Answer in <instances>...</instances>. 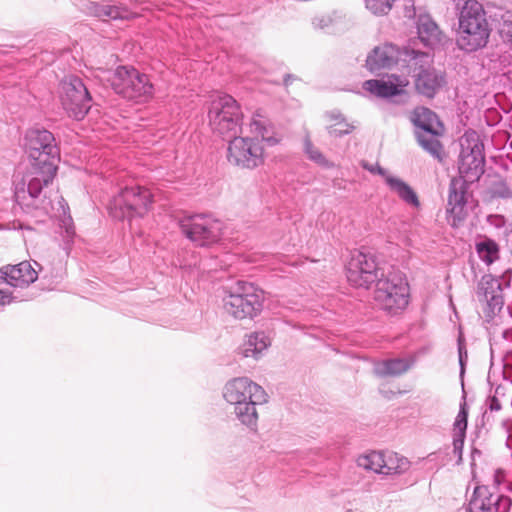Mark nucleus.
Returning a JSON list of instances; mask_svg holds the SVG:
<instances>
[{
  "label": "nucleus",
  "mask_w": 512,
  "mask_h": 512,
  "mask_svg": "<svg viewBox=\"0 0 512 512\" xmlns=\"http://www.w3.org/2000/svg\"><path fill=\"white\" fill-rule=\"evenodd\" d=\"M25 147L30 159L26 172L14 181L16 203L26 213L39 211L49 214L52 203L42 195L56 176L60 150L54 135L46 129H30L25 135Z\"/></svg>",
  "instance_id": "f257e3e1"
},
{
  "label": "nucleus",
  "mask_w": 512,
  "mask_h": 512,
  "mask_svg": "<svg viewBox=\"0 0 512 512\" xmlns=\"http://www.w3.org/2000/svg\"><path fill=\"white\" fill-rule=\"evenodd\" d=\"M223 397L233 406V414L241 424L254 431L257 428V405L267 402L265 390L247 377H237L226 383Z\"/></svg>",
  "instance_id": "f03ea898"
},
{
  "label": "nucleus",
  "mask_w": 512,
  "mask_h": 512,
  "mask_svg": "<svg viewBox=\"0 0 512 512\" xmlns=\"http://www.w3.org/2000/svg\"><path fill=\"white\" fill-rule=\"evenodd\" d=\"M457 46L465 52H475L488 43L491 27L483 5L467 0L458 15Z\"/></svg>",
  "instance_id": "7ed1b4c3"
},
{
  "label": "nucleus",
  "mask_w": 512,
  "mask_h": 512,
  "mask_svg": "<svg viewBox=\"0 0 512 512\" xmlns=\"http://www.w3.org/2000/svg\"><path fill=\"white\" fill-rule=\"evenodd\" d=\"M108 80L116 94L137 103L148 102L155 93L150 76L131 66H118Z\"/></svg>",
  "instance_id": "20e7f679"
},
{
  "label": "nucleus",
  "mask_w": 512,
  "mask_h": 512,
  "mask_svg": "<svg viewBox=\"0 0 512 512\" xmlns=\"http://www.w3.org/2000/svg\"><path fill=\"white\" fill-rule=\"evenodd\" d=\"M153 195L148 188L134 185L118 191L109 201L107 209L117 220H132L144 217L152 205Z\"/></svg>",
  "instance_id": "39448f33"
},
{
  "label": "nucleus",
  "mask_w": 512,
  "mask_h": 512,
  "mask_svg": "<svg viewBox=\"0 0 512 512\" xmlns=\"http://www.w3.org/2000/svg\"><path fill=\"white\" fill-rule=\"evenodd\" d=\"M263 291L254 284L237 281L223 298L225 312L235 319H253L263 308Z\"/></svg>",
  "instance_id": "423d86ee"
},
{
  "label": "nucleus",
  "mask_w": 512,
  "mask_h": 512,
  "mask_svg": "<svg viewBox=\"0 0 512 512\" xmlns=\"http://www.w3.org/2000/svg\"><path fill=\"white\" fill-rule=\"evenodd\" d=\"M375 286L374 300L383 311L396 315L407 307L409 285L400 273L388 272Z\"/></svg>",
  "instance_id": "0eeeda50"
},
{
  "label": "nucleus",
  "mask_w": 512,
  "mask_h": 512,
  "mask_svg": "<svg viewBox=\"0 0 512 512\" xmlns=\"http://www.w3.org/2000/svg\"><path fill=\"white\" fill-rule=\"evenodd\" d=\"M209 124L215 132L233 138L241 132L242 112L237 101L223 94L212 100L209 111Z\"/></svg>",
  "instance_id": "6e6552de"
},
{
  "label": "nucleus",
  "mask_w": 512,
  "mask_h": 512,
  "mask_svg": "<svg viewBox=\"0 0 512 512\" xmlns=\"http://www.w3.org/2000/svg\"><path fill=\"white\" fill-rule=\"evenodd\" d=\"M425 59V52L417 51L404 47H399L386 43L375 47L366 58V68L373 74H378L381 70L390 69L394 65L401 64L407 68V64L416 63Z\"/></svg>",
  "instance_id": "1a4fd4ad"
},
{
  "label": "nucleus",
  "mask_w": 512,
  "mask_h": 512,
  "mask_svg": "<svg viewBox=\"0 0 512 512\" xmlns=\"http://www.w3.org/2000/svg\"><path fill=\"white\" fill-rule=\"evenodd\" d=\"M60 100L69 117L82 120L92 106L88 88L78 76L70 75L60 83Z\"/></svg>",
  "instance_id": "9d476101"
},
{
  "label": "nucleus",
  "mask_w": 512,
  "mask_h": 512,
  "mask_svg": "<svg viewBox=\"0 0 512 512\" xmlns=\"http://www.w3.org/2000/svg\"><path fill=\"white\" fill-rule=\"evenodd\" d=\"M182 233L195 245L208 247L222 236V222L206 214L187 216L179 221Z\"/></svg>",
  "instance_id": "9b49d317"
},
{
  "label": "nucleus",
  "mask_w": 512,
  "mask_h": 512,
  "mask_svg": "<svg viewBox=\"0 0 512 512\" xmlns=\"http://www.w3.org/2000/svg\"><path fill=\"white\" fill-rule=\"evenodd\" d=\"M227 160L242 169H255L264 163V148L258 138L233 137L228 144Z\"/></svg>",
  "instance_id": "f8f14e48"
},
{
  "label": "nucleus",
  "mask_w": 512,
  "mask_h": 512,
  "mask_svg": "<svg viewBox=\"0 0 512 512\" xmlns=\"http://www.w3.org/2000/svg\"><path fill=\"white\" fill-rule=\"evenodd\" d=\"M469 180L463 176L453 177L449 183L446 219L453 228H458L469 216Z\"/></svg>",
  "instance_id": "ddd939ff"
},
{
  "label": "nucleus",
  "mask_w": 512,
  "mask_h": 512,
  "mask_svg": "<svg viewBox=\"0 0 512 512\" xmlns=\"http://www.w3.org/2000/svg\"><path fill=\"white\" fill-rule=\"evenodd\" d=\"M483 143L475 133H466L461 142V153L459 157L460 176L469 178L471 181L479 179L484 173L485 158L483 154Z\"/></svg>",
  "instance_id": "4468645a"
},
{
  "label": "nucleus",
  "mask_w": 512,
  "mask_h": 512,
  "mask_svg": "<svg viewBox=\"0 0 512 512\" xmlns=\"http://www.w3.org/2000/svg\"><path fill=\"white\" fill-rule=\"evenodd\" d=\"M384 276V272L371 254L357 252L352 255L347 265V279L351 285L358 288L369 289Z\"/></svg>",
  "instance_id": "2eb2a0df"
},
{
  "label": "nucleus",
  "mask_w": 512,
  "mask_h": 512,
  "mask_svg": "<svg viewBox=\"0 0 512 512\" xmlns=\"http://www.w3.org/2000/svg\"><path fill=\"white\" fill-rule=\"evenodd\" d=\"M407 72L415 78L416 90L428 97L435 96L444 84V77L429 65V55L425 53V59L407 64Z\"/></svg>",
  "instance_id": "dca6fc26"
},
{
  "label": "nucleus",
  "mask_w": 512,
  "mask_h": 512,
  "mask_svg": "<svg viewBox=\"0 0 512 512\" xmlns=\"http://www.w3.org/2000/svg\"><path fill=\"white\" fill-rule=\"evenodd\" d=\"M509 286L510 281L506 280L505 276L497 278L487 274L481 278L477 295L480 301H485L487 304L485 311L487 317H493L501 311L504 305L503 289Z\"/></svg>",
  "instance_id": "f3484780"
},
{
  "label": "nucleus",
  "mask_w": 512,
  "mask_h": 512,
  "mask_svg": "<svg viewBox=\"0 0 512 512\" xmlns=\"http://www.w3.org/2000/svg\"><path fill=\"white\" fill-rule=\"evenodd\" d=\"M511 499L485 485L476 486L466 512H509Z\"/></svg>",
  "instance_id": "a211bd4d"
},
{
  "label": "nucleus",
  "mask_w": 512,
  "mask_h": 512,
  "mask_svg": "<svg viewBox=\"0 0 512 512\" xmlns=\"http://www.w3.org/2000/svg\"><path fill=\"white\" fill-rule=\"evenodd\" d=\"M363 167L371 173H377L383 176L390 190L397 194L401 200L414 207H419L420 202L416 193L402 179L387 174L386 170L378 164L364 163Z\"/></svg>",
  "instance_id": "6ab92c4d"
},
{
  "label": "nucleus",
  "mask_w": 512,
  "mask_h": 512,
  "mask_svg": "<svg viewBox=\"0 0 512 512\" xmlns=\"http://www.w3.org/2000/svg\"><path fill=\"white\" fill-rule=\"evenodd\" d=\"M407 84V80H401L398 76L393 74L387 81L383 79L366 80L363 83V89L378 98L389 99L404 95V87Z\"/></svg>",
  "instance_id": "aec40b11"
},
{
  "label": "nucleus",
  "mask_w": 512,
  "mask_h": 512,
  "mask_svg": "<svg viewBox=\"0 0 512 512\" xmlns=\"http://www.w3.org/2000/svg\"><path fill=\"white\" fill-rule=\"evenodd\" d=\"M38 278V272L27 261L0 270V279L12 287H27Z\"/></svg>",
  "instance_id": "412c9836"
},
{
  "label": "nucleus",
  "mask_w": 512,
  "mask_h": 512,
  "mask_svg": "<svg viewBox=\"0 0 512 512\" xmlns=\"http://www.w3.org/2000/svg\"><path fill=\"white\" fill-rule=\"evenodd\" d=\"M416 28L420 41L429 48L443 44L445 35L431 15L420 13L416 16Z\"/></svg>",
  "instance_id": "4be33fe9"
},
{
  "label": "nucleus",
  "mask_w": 512,
  "mask_h": 512,
  "mask_svg": "<svg viewBox=\"0 0 512 512\" xmlns=\"http://www.w3.org/2000/svg\"><path fill=\"white\" fill-rule=\"evenodd\" d=\"M415 363V356L381 360L374 364L373 372L376 376L381 378L397 377L409 371Z\"/></svg>",
  "instance_id": "5701e85b"
},
{
  "label": "nucleus",
  "mask_w": 512,
  "mask_h": 512,
  "mask_svg": "<svg viewBox=\"0 0 512 512\" xmlns=\"http://www.w3.org/2000/svg\"><path fill=\"white\" fill-rule=\"evenodd\" d=\"M271 341L263 331L252 332L246 335L243 343L238 348L239 354L245 358L259 359L263 352L268 349Z\"/></svg>",
  "instance_id": "b1692460"
},
{
  "label": "nucleus",
  "mask_w": 512,
  "mask_h": 512,
  "mask_svg": "<svg viewBox=\"0 0 512 512\" xmlns=\"http://www.w3.org/2000/svg\"><path fill=\"white\" fill-rule=\"evenodd\" d=\"M410 120L417 128V133L440 134L438 127H442L438 116L432 110L426 107L415 108L410 116Z\"/></svg>",
  "instance_id": "393cba45"
},
{
  "label": "nucleus",
  "mask_w": 512,
  "mask_h": 512,
  "mask_svg": "<svg viewBox=\"0 0 512 512\" xmlns=\"http://www.w3.org/2000/svg\"><path fill=\"white\" fill-rule=\"evenodd\" d=\"M87 12L103 21L106 20H124L132 16V12L124 6L101 4L97 2H88Z\"/></svg>",
  "instance_id": "a878e982"
},
{
  "label": "nucleus",
  "mask_w": 512,
  "mask_h": 512,
  "mask_svg": "<svg viewBox=\"0 0 512 512\" xmlns=\"http://www.w3.org/2000/svg\"><path fill=\"white\" fill-rule=\"evenodd\" d=\"M250 131L256 136H260L261 140L266 142L269 146H274L279 142V139L273 135L269 120L259 113L252 117Z\"/></svg>",
  "instance_id": "bb28decb"
},
{
  "label": "nucleus",
  "mask_w": 512,
  "mask_h": 512,
  "mask_svg": "<svg viewBox=\"0 0 512 512\" xmlns=\"http://www.w3.org/2000/svg\"><path fill=\"white\" fill-rule=\"evenodd\" d=\"M383 475H399L410 468V461L395 452L384 453Z\"/></svg>",
  "instance_id": "cd10ccee"
},
{
  "label": "nucleus",
  "mask_w": 512,
  "mask_h": 512,
  "mask_svg": "<svg viewBox=\"0 0 512 512\" xmlns=\"http://www.w3.org/2000/svg\"><path fill=\"white\" fill-rule=\"evenodd\" d=\"M476 252L479 258L487 265L494 263L499 258V246L490 238H485L476 243Z\"/></svg>",
  "instance_id": "c85d7f7f"
},
{
  "label": "nucleus",
  "mask_w": 512,
  "mask_h": 512,
  "mask_svg": "<svg viewBox=\"0 0 512 512\" xmlns=\"http://www.w3.org/2000/svg\"><path fill=\"white\" fill-rule=\"evenodd\" d=\"M384 463V453L378 451H371L365 455L359 456L357 459L359 467L379 474H383Z\"/></svg>",
  "instance_id": "c756f323"
},
{
  "label": "nucleus",
  "mask_w": 512,
  "mask_h": 512,
  "mask_svg": "<svg viewBox=\"0 0 512 512\" xmlns=\"http://www.w3.org/2000/svg\"><path fill=\"white\" fill-rule=\"evenodd\" d=\"M438 134H432V133H417L416 138L419 143V145L427 151L429 154H431L433 157L440 159L441 158V152H442V144L440 141L436 138Z\"/></svg>",
  "instance_id": "7c9ffc66"
},
{
  "label": "nucleus",
  "mask_w": 512,
  "mask_h": 512,
  "mask_svg": "<svg viewBox=\"0 0 512 512\" xmlns=\"http://www.w3.org/2000/svg\"><path fill=\"white\" fill-rule=\"evenodd\" d=\"M463 396L462 402L460 403L459 412L453 424V435H460V437H466L467 422H468V406L466 404V393L462 389Z\"/></svg>",
  "instance_id": "2f4dec72"
},
{
  "label": "nucleus",
  "mask_w": 512,
  "mask_h": 512,
  "mask_svg": "<svg viewBox=\"0 0 512 512\" xmlns=\"http://www.w3.org/2000/svg\"><path fill=\"white\" fill-rule=\"evenodd\" d=\"M304 152L307 157L317 165L327 169L334 167V163L329 161L323 153L313 145L309 137L304 139Z\"/></svg>",
  "instance_id": "473e14b6"
},
{
  "label": "nucleus",
  "mask_w": 512,
  "mask_h": 512,
  "mask_svg": "<svg viewBox=\"0 0 512 512\" xmlns=\"http://www.w3.org/2000/svg\"><path fill=\"white\" fill-rule=\"evenodd\" d=\"M499 35L503 42L512 48V11H506L499 24Z\"/></svg>",
  "instance_id": "72a5a7b5"
},
{
  "label": "nucleus",
  "mask_w": 512,
  "mask_h": 512,
  "mask_svg": "<svg viewBox=\"0 0 512 512\" xmlns=\"http://www.w3.org/2000/svg\"><path fill=\"white\" fill-rule=\"evenodd\" d=\"M457 348H458V359H459V366H460V372L459 376L461 379V385L462 389H464V375L466 371V364L468 361V352L466 348L465 338L462 335V333L459 334L457 339Z\"/></svg>",
  "instance_id": "f704fd0d"
},
{
  "label": "nucleus",
  "mask_w": 512,
  "mask_h": 512,
  "mask_svg": "<svg viewBox=\"0 0 512 512\" xmlns=\"http://www.w3.org/2000/svg\"><path fill=\"white\" fill-rule=\"evenodd\" d=\"M395 0H365L366 8L374 15L387 14Z\"/></svg>",
  "instance_id": "c9c22d12"
},
{
  "label": "nucleus",
  "mask_w": 512,
  "mask_h": 512,
  "mask_svg": "<svg viewBox=\"0 0 512 512\" xmlns=\"http://www.w3.org/2000/svg\"><path fill=\"white\" fill-rule=\"evenodd\" d=\"M354 129V125L349 122H337L327 126L328 134L334 138H341L345 135H348Z\"/></svg>",
  "instance_id": "e433bc0d"
},
{
  "label": "nucleus",
  "mask_w": 512,
  "mask_h": 512,
  "mask_svg": "<svg viewBox=\"0 0 512 512\" xmlns=\"http://www.w3.org/2000/svg\"><path fill=\"white\" fill-rule=\"evenodd\" d=\"M491 194L493 197L508 199L512 198V191L504 181H499L492 186Z\"/></svg>",
  "instance_id": "4c0bfd02"
},
{
  "label": "nucleus",
  "mask_w": 512,
  "mask_h": 512,
  "mask_svg": "<svg viewBox=\"0 0 512 512\" xmlns=\"http://www.w3.org/2000/svg\"><path fill=\"white\" fill-rule=\"evenodd\" d=\"M485 406H486V410L483 413V419H486L487 421H489V418H490L488 411L490 413L498 412L502 408V405L496 395L488 396L485 401Z\"/></svg>",
  "instance_id": "58836bf2"
},
{
  "label": "nucleus",
  "mask_w": 512,
  "mask_h": 512,
  "mask_svg": "<svg viewBox=\"0 0 512 512\" xmlns=\"http://www.w3.org/2000/svg\"><path fill=\"white\" fill-rule=\"evenodd\" d=\"M75 237V231L73 226L68 225L65 227L64 232L62 233L63 238V250L66 253V256L70 254L73 242Z\"/></svg>",
  "instance_id": "ea45409f"
},
{
  "label": "nucleus",
  "mask_w": 512,
  "mask_h": 512,
  "mask_svg": "<svg viewBox=\"0 0 512 512\" xmlns=\"http://www.w3.org/2000/svg\"><path fill=\"white\" fill-rule=\"evenodd\" d=\"M333 24V19L330 15H319L313 18L312 26L316 30H326Z\"/></svg>",
  "instance_id": "a19ab883"
},
{
  "label": "nucleus",
  "mask_w": 512,
  "mask_h": 512,
  "mask_svg": "<svg viewBox=\"0 0 512 512\" xmlns=\"http://www.w3.org/2000/svg\"><path fill=\"white\" fill-rule=\"evenodd\" d=\"M464 440L465 437H460V435H453V452L458 456V461L462 460Z\"/></svg>",
  "instance_id": "79ce46f5"
},
{
  "label": "nucleus",
  "mask_w": 512,
  "mask_h": 512,
  "mask_svg": "<svg viewBox=\"0 0 512 512\" xmlns=\"http://www.w3.org/2000/svg\"><path fill=\"white\" fill-rule=\"evenodd\" d=\"M505 217L499 214H490L487 216V223L496 227L502 228L505 225Z\"/></svg>",
  "instance_id": "37998d69"
},
{
  "label": "nucleus",
  "mask_w": 512,
  "mask_h": 512,
  "mask_svg": "<svg viewBox=\"0 0 512 512\" xmlns=\"http://www.w3.org/2000/svg\"><path fill=\"white\" fill-rule=\"evenodd\" d=\"M15 300H16V297H14L11 292L5 291V290H0V307L10 304L11 302H13Z\"/></svg>",
  "instance_id": "c03bdc74"
},
{
  "label": "nucleus",
  "mask_w": 512,
  "mask_h": 512,
  "mask_svg": "<svg viewBox=\"0 0 512 512\" xmlns=\"http://www.w3.org/2000/svg\"><path fill=\"white\" fill-rule=\"evenodd\" d=\"M326 117L333 123L348 122L344 115L339 111H330L326 114Z\"/></svg>",
  "instance_id": "a18cd8bd"
},
{
  "label": "nucleus",
  "mask_w": 512,
  "mask_h": 512,
  "mask_svg": "<svg viewBox=\"0 0 512 512\" xmlns=\"http://www.w3.org/2000/svg\"><path fill=\"white\" fill-rule=\"evenodd\" d=\"M502 337L508 342L512 343V328H507L502 332Z\"/></svg>",
  "instance_id": "49530a36"
}]
</instances>
